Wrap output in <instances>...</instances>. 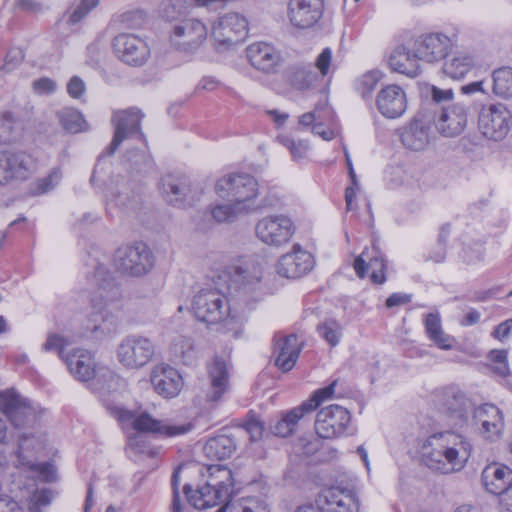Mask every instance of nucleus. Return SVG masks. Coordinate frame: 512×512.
Here are the masks:
<instances>
[{"label":"nucleus","mask_w":512,"mask_h":512,"mask_svg":"<svg viewBox=\"0 0 512 512\" xmlns=\"http://www.w3.org/2000/svg\"><path fill=\"white\" fill-rule=\"evenodd\" d=\"M206 483L192 490L191 485L185 484L183 491L186 495H172L168 504V512H189L187 502L196 509H206L226 501L234 492L232 471L225 465H209L206 467Z\"/></svg>","instance_id":"1"},{"label":"nucleus","mask_w":512,"mask_h":512,"mask_svg":"<svg viewBox=\"0 0 512 512\" xmlns=\"http://www.w3.org/2000/svg\"><path fill=\"white\" fill-rule=\"evenodd\" d=\"M472 446L460 434L444 431L430 435L421 450L423 463L442 474L459 471L468 461Z\"/></svg>","instance_id":"2"},{"label":"nucleus","mask_w":512,"mask_h":512,"mask_svg":"<svg viewBox=\"0 0 512 512\" xmlns=\"http://www.w3.org/2000/svg\"><path fill=\"white\" fill-rule=\"evenodd\" d=\"M207 285L215 288H240L258 285L262 278V266L252 257H240L207 276Z\"/></svg>","instance_id":"3"},{"label":"nucleus","mask_w":512,"mask_h":512,"mask_svg":"<svg viewBox=\"0 0 512 512\" xmlns=\"http://www.w3.org/2000/svg\"><path fill=\"white\" fill-rule=\"evenodd\" d=\"M115 272L125 278H140L154 267V255L143 242L123 245L115 250L112 258Z\"/></svg>","instance_id":"4"},{"label":"nucleus","mask_w":512,"mask_h":512,"mask_svg":"<svg viewBox=\"0 0 512 512\" xmlns=\"http://www.w3.org/2000/svg\"><path fill=\"white\" fill-rule=\"evenodd\" d=\"M249 24L246 17L237 12H229L218 17L211 25V39L219 52L227 51L244 41Z\"/></svg>","instance_id":"5"},{"label":"nucleus","mask_w":512,"mask_h":512,"mask_svg":"<svg viewBox=\"0 0 512 512\" xmlns=\"http://www.w3.org/2000/svg\"><path fill=\"white\" fill-rule=\"evenodd\" d=\"M258 182L249 174H232L219 179L216 183V192L221 197L239 205V209L247 213L255 209V199L258 196Z\"/></svg>","instance_id":"6"},{"label":"nucleus","mask_w":512,"mask_h":512,"mask_svg":"<svg viewBox=\"0 0 512 512\" xmlns=\"http://www.w3.org/2000/svg\"><path fill=\"white\" fill-rule=\"evenodd\" d=\"M155 354L153 341L140 334L125 336L117 346L118 362L128 370H139L149 364Z\"/></svg>","instance_id":"7"},{"label":"nucleus","mask_w":512,"mask_h":512,"mask_svg":"<svg viewBox=\"0 0 512 512\" xmlns=\"http://www.w3.org/2000/svg\"><path fill=\"white\" fill-rule=\"evenodd\" d=\"M113 415L123 425L128 424L137 432L158 433L166 436H178L192 430L191 423L169 424L152 418L148 413L135 414L124 408H115Z\"/></svg>","instance_id":"8"},{"label":"nucleus","mask_w":512,"mask_h":512,"mask_svg":"<svg viewBox=\"0 0 512 512\" xmlns=\"http://www.w3.org/2000/svg\"><path fill=\"white\" fill-rule=\"evenodd\" d=\"M37 170L36 159L24 151L0 152V186L27 180Z\"/></svg>","instance_id":"9"},{"label":"nucleus","mask_w":512,"mask_h":512,"mask_svg":"<svg viewBox=\"0 0 512 512\" xmlns=\"http://www.w3.org/2000/svg\"><path fill=\"white\" fill-rule=\"evenodd\" d=\"M113 53L118 60L130 67H143L151 58L146 39L134 33H119L112 40Z\"/></svg>","instance_id":"10"},{"label":"nucleus","mask_w":512,"mask_h":512,"mask_svg":"<svg viewBox=\"0 0 512 512\" xmlns=\"http://www.w3.org/2000/svg\"><path fill=\"white\" fill-rule=\"evenodd\" d=\"M208 29L197 18H184L171 24L170 40L179 50L194 52L206 41Z\"/></svg>","instance_id":"11"},{"label":"nucleus","mask_w":512,"mask_h":512,"mask_svg":"<svg viewBox=\"0 0 512 512\" xmlns=\"http://www.w3.org/2000/svg\"><path fill=\"white\" fill-rule=\"evenodd\" d=\"M255 232L257 238L264 244L281 247L291 240L295 226L288 216L273 214L260 219L255 226Z\"/></svg>","instance_id":"12"},{"label":"nucleus","mask_w":512,"mask_h":512,"mask_svg":"<svg viewBox=\"0 0 512 512\" xmlns=\"http://www.w3.org/2000/svg\"><path fill=\"white\" fill-rule=\"evenodd\" d=\"M318 507L305 505L295 512H357L359 505L350 490L329 487L321 491L317 499Z\"/></svg>","instance_id":"13"},{"label":"nucleus","mask_w":512,"mask_h":512,"mask_svg":"<svg viewBox=\"0 0 512 512\" xmlns=\"http://www.w3.org/2000/svg\"><path fill=\"white\" fill-rule=\"evenodd\" d=\"M511 113L501 103L483 106L478 117V127L488 139L502 140L510 130Z\"/></svg>","instance_id":"14"},{"label":"nucleus","mask_w":512,"mask_h":512,"mask_svg":"<svg viewBox=\"0 0 512 512\" xmlns=\"http://www.w3.org/2000/svg\"><path fill=\"white\" fill-rule=\"evenodd\" d=\"M351 422L349 411L340 405L322 408L316 416L315 430L323 439H333L346 434Z\"/></svg>","instance_id":"15"},{"label":"nucleus","mask_w":512,"mask_h":512,"mask_svg":"<svg viewBox=\"0 0 512 512\" xmlns=\"http://www.w3.org/2000/svg\"><path fill=\"white\" fill-rule=\"evenodd\" d=\"M192 308L196 318L207 324L219 323L229 310L220 290H199L194 296Z\"/></svg>","instance_id":"16"},{"label":"nucleus","mask_w":512,"mask_h":512,"mask_svg":"<svg viewBox=\"0 0 512 512\" xmlns=\"http://www.w3.org/2000/svg\"><path fill=\"white\" fill-rule=\"evenodd\" d=\"M0 411L9 418L15 428L26 427L36 419L35 409L29 401L13 389L0 391Z\"/></svg>","instance_id":"17"},{"label":"nucleus","mask_w":512,"mask_h":512,"mask_svg":"<svg viewBox=\"0 0 512 512\" xmlns=\"http://www.w3.org/2000/svg\"><path fill=\"white\" fill-rule=\"evenodd\" d=\"M142 117L143 115L140 110L136 108L115 111L113 113L111 121L115 131L113 139L107 148L108 155H113L120 144L128 137L138 133L141 134L140 124Z\"/></svg>","instance_id":"18"},{"label":"nucleus","mask_w":512,"mask_h":512,"mask_svg":"<svg viewBox=\"0 0 512 512\" xmlns=\"http://www.w3.org/2000/svg\"><path fill=\"white\" fill-rule=\"evenodd\" d=\"M313 256L294 245L291 252L282 255L277 263V273L287 279H298L306 275L313 268Z\"/></svg>","instance_id":"19"},{"label":"nucleus","mask_w":512,"mask_h":512,"mask_svg":"<svg viewBox=\"0 0 512 512\" xmlns=\"http://www.w3.org/2000/svg\"><path fill=\"white\" fill-rule=\"evenodd\" d=\"M324 11L323 0H289L288 17L291 24L299 29L313 27Z\"/></svg>","instance_id":"20"},{"label":"nucleus","mask_w":512,"mask_h":512,"mask_svg":"<svg viewBox=\"0 0 512 512\" xmlns=\"http://www.w3.org/2000/svg\"><path fill=\"white\" fill-rule=\"evenodd\" d=\"M452 46L453 39L442 33L423 34L415 42L417 56L428 63L444 59Z\"/></svg>","instance_id":"21"},{"label":"nucleus","mask_w":512,"mask_h":512,"mask_svg":"<svg viewBox=\"0 0 512 512\" xmlns=\"http://www.w3.org/2000/svg\"><path fill=\"white\" fill-rule=\"evenodd\" d=\"M468 111L463 103H452L441 108L435 119L437 130L447 137L457 136L467 125Z\"/></svg>","instance_id":"22"},{"label":"nucleus","mask_w":512,"mask_h":512,"mask_svg":"<svg viewBox=\"0 0 512 512\" xmlns=\"http://www.w3.org/2000/svg\"><path fill=\"white\" fill-rule=\"evenodd\" d=\"M473 409V403L461 391L450 390L446 392L442 413L450 426L461 428L466 425Z\"/></svg>","instance_id":"23"},{"label":"nucleus","mask_w":512,"mask_h":512,"mask_svg":"<svg viewBox=\"0 0 512 512\" xmlns=\"http://www.w3.org/2000/svg\"><path fill=\"white\" fill-rule=\"evenodd\" d=\"M150 381L156 393L166 399L176 397L184 386L180 373L175 368L165 364L153 367L150 373Z\"/></svg>","instance_id":"24"},{"label":"nucleus","mask_w":512,"mask_h":512,"mask_svg":"<svg viewBox=\"0 0 512 512\" xmlns=\"http://www.w3.org/2000/svg\"><path fill=\"white\" fill-rule=\"evenodd\" d=\"M378 111L386 118L395 119L404 114L408 100L404 89L396 84L383 87L377 94Z\"/></svg>","instance_id":"25"},{"label":"nucleus","mask_w":512,"mask_h":512,"mask_svg":"<svg viewBox=\"0 0 512 512\" xmlns=\"http://www.w3.org/2000/svg\"><path fill=\"white\" fill-rule=\"evenodd\" d=\"M162 193L172 204L191 205L199 196L197 188L192 186L189 178L167 175L162 179Z\"/></svg>","instance_id":"26"},{"label":"nucleus","mask_w":512,"mask_h":512,"mask_svg":"<svg viewBox=\"0 0 512 512\" xmlns=\"http://www.w3.org/2000/svg\"><path fill=\"white\" fill-rule=\"evenodd\" d=\"M246 54L251 65L265 73L274 72L281 63L279 51L266 42H256L249 45Z\"/></svg>","instance_id":"27"},{"label":"nucleus","mask_w":512,"mask_h":512,"mask_svg":"<svg viewBox=\"0 0 512 512\" xmlns=\"http://www.w3.org/2000/svg\"><path fill=\"white\" fill-rule=\"evenodd\" d=\"M485 489L498 497L512 487V469L504 464L491 463L481 474Z\"/></svg>","instance_id":"28"},{"label":"nucleus","mask_w":512,"mask_h":512,"mask_svg":"<svg viewBox=\"0 0 512 512\" xmlns=\"http://www.w3.org/2000/svg\"><path fill=\"white\" fill-rule=\"evenodd\" d=\"M70 374L78 381L87 382L95 374L92 355L83 349H72L63 357Z\"/></svg>","instance_id":"29"},{"label":"nucleus","mask_w":512,"mask_h":512,"mask_svg":"<svg viewBox=\"0 0 512 512\" xmlns=\"http://www.w3.org/2000/svg\"><path fill=\"white\" fill-rule=\"evenodd\" d=\"M210 379V390L206 398L209 402H217L229 389L228 367L224 359L215 357L207 367Z\"/></svg>","instance_id":"30"},{"label":"nucleus","mask_w":512,"mask_h":512,"mask_svg":"<svg viewBox=\"0 0 512 512\" xmlns=\"http://www.w3.org/2000/svg\"><path fill=\"white\" fill-rule=\"evenodd\" d=\"M473 420L476 425L481 426V433L488 439H495L499 436L503 427L501 411L492 404H485L474 408Z\"/></svg>","instance_id":"31"},{"label":"nucleus","mask_w":512,"mask_h":512,"mask_svg":"<svg viewBox=\"0 0 512 512\" xmlns=\"http://www.w3.org/2000/svg\"><path fill=\"white\" fill-rule=\"evenodd\" d=\"M373 253L376 255L370 256L367 250H364L355 260H354V269L356 274L360 278L365 277L366 270L370 271V279L372 284L381 285L385 281V263L383 257L380 255L378 251H376L375 247H373Z\"/></svg>","instance_id":"32"},{"label":"nucleus","mask_w":512,"mask_h":512,"mask_svg":"<svg viewBox=\"0 0 512 512\" xmlns=\"http://www.w3.org/2000/svg\"><path fill=\"white\" fill-rule=\"evenodd\" d=\"M301 351V346L296 335L283 336L275 341V365L283 372L290 371Z\"/></svg>","instance_id":"33"},{"label":"nucleus","mask_w":512,"mask_h":512,"mask_svg":"<svg viewBox=\"0 0 512 512\" xmlns=\"http://www.w3.org/2000/svg\"><path fill=\"white\" fill-rule=\"evenodd\" d=\"M419 61L417 51L412 53L405 46L396 47L389 58V64L393 71L412 78L420 73Z\"/></svg>","instance_id":"34"},{"label":"nucleus","mask_w":512,"mask_h":512,"mask_svg":"<svg viewBox=\"0 0 512 512\" xmlns=\"http://www.w3.org/2000/svg\"><path fill=\"white\" fill-rule=\"evenodd\" d=\"M429 121V117H425L424 115L414 119L401 135L403 145L414 151L424 149L429 143L427 127Z\"/></svg>","instance_id":"35"},{"label":"nucleus","mask_w":512,"mask_h":512,"mask_svg":"<svg viewBox=\"0 0 512 512\" xmlns=\"http://www.w3.org/2000/svg\"><path fill=\"white\" fill-rule=\"evenodd\" d=\"M236 450L234 439L228 435H218L207 440L203 447L205 456L211 460H225Z\"/></svg>","instance_id":"36"},{"label":"nucleus","mask_w":512,"mask_h":512,"mask_svg":"<svg viewBox=\"0 0 512 512\" xmlns=\"http://www.w3.org/2000/svg\"><path fill=\"white\" fill-rule=\"evenodd\" d=\"M289 83L297 90H313L320 87L323 82L321 76L309 66H294L289 72Z\"/></svg>","instance_id":"37"},{"label":"nucleus","mask_w":512,"mask_h":512,"mask_svg":"<svg viewBox=\"0 0 512 512\" xmlns=\"http://www.w3.org/2000/svg\"><path fill=\"white\" fill-rule=\"evenodd\" d=\"M36 441L33 437H21L19 443L18 460L22 466L28 467L30 470L35 471L39 474L41 479L45 482H52L56 479V470L54 465L51 463H36L32 459H27L25 456V449L27 441Z\"/></svg>","instance_id":"38"},{"label":"nucleus","mask_w":512,"mask_h":512,"mask_svg":"<svg viewBox=\"0 0 512 512\" xmlns=\"http://www.w3.org/2000/svg\"><path fill=\"white\" fill-rule=\"evenodd\" d=\"M424 325L428 338L433 341L436 346L443 350H450L452 348L454 339L443 331L439 313L427 314Z\"/></svg>","instance_id":"39"},{"label":"nucleus","mask_w":512,"mask_h":512,"mask_svg":"<svg viewBox=\"0 0 512 512\" xmlns=\"http://www.w3.org/2000/svg\"><path fill=\"white\" fill-rule=\"evenodd\" d=\"M474 58L467 52H457L443 64V72L453 79L463 78L474 66Z\"/></svg>","instance_id":"40"},{"label":"nucleus","mask_w":512,"mask_h":512,"mask_svg":"<svg viewBox=\"0 0 512 512\" xmlns=\"http://www.w3.org/2000/svg\"><path fill=\"white\" fill-rule=\"evenodd\" d=\"M56 117L61 127L68 133L87 131L89 126L83 114L77 109L65 107L57 111Z\"/></svg>","instance_id":"41"},{"label":"nucleus","mask_w":512,"mask_h":512,"mask_svg":"<svg viewBox=\"0 0 512 512\" xmlns=\"http://www.w3.org/2000/svg\"><path fill=\"white\" fill-rule=\"evenodd\" d=\"M308 404H301L283 415L273 426V433L276 436L287 437L291 435L298 421L308 413L305 408Z\"/></svg>","instance_id":"42"},{"label":"nucleus","mask_w":512,"mask_h":512,"mask_svg":"<svg viewBox=\"0 0 512 512\" xmlns=\"http://www.w3.org/2000/svg\"><path fill=\"white\" fill-rule=\"evenodd\" d=\"M493 92L501 98L512 97V68L501 67L493 71Z\"/></svg>","instance_id":"43"},{"label":"nucleus","mask_w":512,"mask_h":512,"mask_svg":"<svg viewBox=\"0 0 512 512\" xmlns=\"http://www.w3.org/2000/svg\"><path fill=\"white\" fill-rule=\"evenodd\" d=\"M317 332L331 347L337 346L342 338V326L332 318L320 322L317 325Z\"/></svg>","instance_id":"44"},{"label":"nucleus","mask_w":512,"mask_h":512,"mask_svg":"<svg viewBox=\"0 0 512 512\" xmlns=\"http://www.w3.org/2000/svg\"><path fill=\"white\" fill-rule=\"evenodd\" d=\"M62 173L60 168H53L50 173L43 178H39L30 185V193L38 196L52 191L61 181Z\"/></svg>","instance_id":"45"},{"label":"nucleus","mask_w":512,"mask_h":512,"mask_svg":"<svg viewBox=\"0 0 512 512\" xmlns=\"http://www.w3.org/2000/svg\"><path fill=\"white\" fill-rule=\"evenodd\" d=\"M231 496L224 501V507L229 512H266L263 503L257 497H245L238 501L231 502Z\"/></svg>","instance_id":"46"},{"label":"nucleus","mask_w":512,"mask_h":512,"mask_svg":"<svg viewBox=\"0 0 512 512\" xmlns=\"http://www.w3.org/2000/svg\"><path fill=\"white\" fill-rule=\"evenodd\" d=\"M239 208V205L235 202L229 201V203L219 204L213 207L211 215L218 223L230 222L242 214H247L245 210H241Z\"/></svg>","instance_id":"47"},{"label":"nucleus","mask_w":512,"mask_h":512,"mask_svg":"<svg viewBox=\"0 0 512 512\" xmlns=\"http://www.w3.org/2000/svg\"><path fill=\"white\" fill-rule=\"evenodd\" d=\"M99 3L100 0H81L75 7L66 11L67 23L75 25L81 22Z\"/></svg>","instance_id":"48"},{"label":"nucleus","mask_w":512,"mask_h":512,"mask_svg":"<svg viewBox=\"0 0 512 512\" xmlns=\"http://www.w3.org/2000/svg\"><path fill=\"white\" fill-rule=\"evenodd\" d=\"M332 118L333 112L328 107V103L325 100L323 103L318 104L313 111L301 115L299 117V124L310 126L315 121H331Z\"/></svg>","instance_id":"49"},{"label":"nucleus","mask_w":512,"mask_h":512,"mask_svg":"<svg viewBox=\"0 0 512 512\" xmlns=\"http://www.w3.org/2000/svg\"><path fill=\"white\" fill-rule=\"evenodd\" d=\"M315 67L318 70V76H321L322 82L335 71L336 66L333 64L331 48L326 47L322 50L315 60Z\"/></svg>","instance_id":"50"},{"label":"nucleus","mask_w":512,"mask_h":512,"mask_svg":"<svg viewBox=\"0 0 512 512\" xmlns=\"http://www.w3.org/2000/svg\"><path fill=\"white\" fill-rule=\"evenodd\" d=\"M278 140L290 151L296 161L305 158L308 153L309 144L304 140H295L289 136H279Z\"/></svg>","instance_id":"51"},{"label":"nucleus","mask_w":512,"mask_h":512,"mask_svg":"<svg viewBox=\"0 0 512 512\" xmlns=\"http://www.w3.org/2000/svg\"><path fill=\"white\" fill-rule=\"evenodd\" d=\"M174 349L182 362L186 365H193L197 358V353L194 344L190 338L181 337L178 342L174 344Z\"/></svg>","instance_id":"52"},{"label":"nucleus","mask_w":512,"mask_h":512,"mask_svg":"<svg viewBox=\"0 0 512 512\" xmlns=\"http://www.w3.org/2000/svg\"><path fill=\"white\" fill-rule=\"evenodd\" d=\"M381 78L379 71H369L356 80V89L362 97L369 96Z\"/></svg>","instance_id":"53"},{"label":"nucleus","mask_w":512,"mask_h":512,"mask_svg":"<svg viewBox=\"0 0 512 512\" xmlns=\"http://www.w3.org/2000/svg\"><path fill=\"white\" fill-rule=\"evenodd\" d=\"M337 385V380L332 381L328 386L316 390L311 398L302 404H308L305 410L309 413L315 410L323 401L330 399L334 392L335 387Z\"/></svg>","instance_id":"54"},{"label":"nucleus","mask_w":512,"mask_h":512,"mask_svg":"<svg viewBox=\"0 0 512 512\" xmlns=\"http://www.w3.org/2000/svg\"><path fill=\"white\" fill-rule=\"evenodd\" d=\"M17 122L10 113L0 117V144H8L15 140Z\"/></svg>","instance_id":"55"},{"label":"nucleus","mask_w":512,"mask_h":512,"mask_svg":"<svg viewBox=\"0 0 512 512\" xmlns=\"http://www.w3.org/2000/svg\"><path fill=\"white\" fill-rule=\"evenodd\" d=\"M91 380H93L92 385L94 389L109 391L113 388V384L116 381V375L107 368H100L98 370L95 369V374Z\"/></svg>","instance_id":"56"},{"label":"nucleus","mask_w":512,"mask_h":512,"mask_svg":"<svg viewBox=\"0 0 512 512\" xmlns=\"http://www.w3.org/2000/svg\"><path fill=\"white\" fill-rule=\"evenodd\" d=\"M344 154H345L346 165L348 168L349 176H350V179H351L352 185H353V186L347 187L345 190V201H346L347 210H351L352 202H353L354 198L356 197L355 187L358 186V181H357L356 173L354 171L350 155L346 148L344 149Z\"/></svg>","instance_id":"57"},{"label":"nucleus","mask_w":512,"mask_h":512,"mask_svg":"<svg viewBox=\"0 0 512 512\" xmlns=\"http://www.w3.org/2000/svg\"><path fill=\"white\" fill-rule=\"evenodd\" d=\"M67 344L68 341L59 334H49L42 348L46 352H57L59 357L63 360V357H65L66 355L64 353V349L67 346Z\"/></svg>","instance_id":"58"},{"label":"nucleus","mask_w":512,"mask_h":512,"mask_svg":"<svg viewBox=\"0 0 512 512\" xmlns=\"http://www.w3.org/2000/svg\"><path fill=\"white\" fill-rule=\"evenodd\" d=\"M52 491L49 489L37 490L31 499L29 512H41V507H46L51 503Z\"/></svg>","instance_id":"59"},{"label":"nucleus","mask_w":512,"mask_h":512,"mask_svg":"<svg viewBox=\"0 0 512 512\" xmlns=\"http://www.w3.org/2000/svg\"><path fill=\"white\" fill-rule=\"evenodd\" d=\"M56 88L57 83L49 77H41L32 82V89L37 95H50Z\"/></svg>","instance_id":"60"},{"label":"nucleus","mask_w":512,"mask_h":512,"mask_svg":"<svg viewBox=\"0 0 512 512\" xmlns=\"http://www.w3.org/2000/svg\"><path fill=\"white\" fill-rule=\"evenodd\" d=\"M243 428L249 434L251 441L259 440L264 432V424L256 418H249L243 424Z\"/></svg>","instance_id":"61"},{"label":"nucleus","mask_w":512,"mask_h":512,"mask_svg":"<svg viewBox=\"0 0 512 512\" xmlns=\"http://www.w3.org/2000/svg\"><path fill=\"white\" fill-rule=\"evenodd\" d=\"M15 7L25 13L38 14L45 9L43 3L37 0H17Z\"/></svg>","instance_id":"62"},{"label":"nucleus","mask_w":512,"mask_h":512,"mask_svg":"<svg viewBox=\"0 0 512 512\" xmlns=\"http://www.w3.org/2000/svg\"><path fill=\"white\" fill-rule=\"evenodd\" d=\"M463 259L469 263L473 264L480 261L483 258V246L480 243H476L473 246L464 248Z\"/></svg>","instance_id":"63"},{"label":"nucleus","mask_w":512,"mask_h":512,"mask_svg":"<svg viewBox=\"0 0 512 512\" xmlns=\"http://www.w3.org/2000/svg\"><path fill=\"white\" fill-rule=\"evenodd\" d=\"M85 89L84 81L78 76H73L67 84L68 94L75 99L80 98L84 94Z\"/></svg>","instance_id":"64"}]
</instances>
